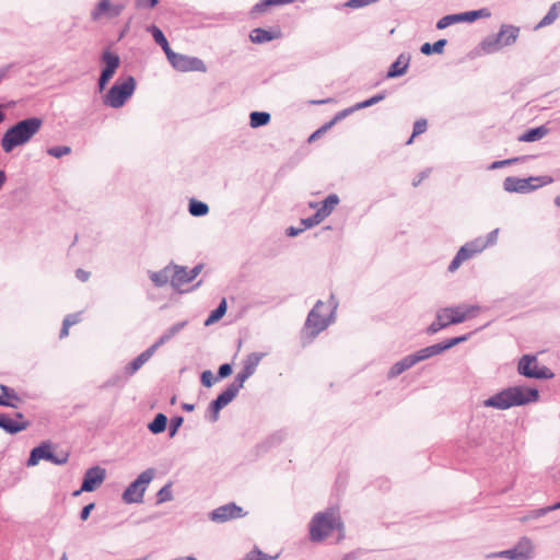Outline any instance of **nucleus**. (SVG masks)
<instances>
[{
    "mask_svg": "<svg viewBox=\"0 0 560 560\" xmlns=\"http://www.w3.org/2000/svg\"><path fill=\"white\" fill-rule=\"evenodd\" d=\"M539 399L537 388L524 386H510L490 396L483 401L485 407L505 410L514 406H524Z\"/></svg>",
    "mask_w": 560,
    "mask_h": 560,
    "instance_id": "obj_1",
    "label": "nucleus"
},
{
    "mask_svg": "<svg viewBox=\"0 0 560 560\" xmlns=\"http://www.w3.org/2000/svg\"><path fill=\"white\" fill-rule=\"evenodd\" d=\"M42 126L43 119L39 117H28L12 125L3 133L0 142L3 152L11 153L15 148L30 142Z\"/></svg>",
    "mask_w": 560,
    "mask_h": 560,
    "instance_id": "obj_2",
    "label": "nucleus"
},
{
    "mask_svg": "<svg viewBox=\"0 0 560 560\" xmlns=\"http://www.w3.org/2000/svg\"><path fill=\"white\" fill-rule=\"evenodd\" d=\"M479 311L478 305L452 306L436 313L435 320L428 327L427 332L434 335L451 324H459L472 317Z\"/></svg>",
    "mask_w": 560,
    "mask_h": 560,
    "instance_id": "obj_3",
    "label": "nucleus"
},
{
    "mask_svg": "<svg viewBox=\"0 0 560 560\" xmlns=\"http://www.w3.org/2000/svg\"><path fill=\"white\" fill-rule=\"evenodd\" d=\"M310 539L313 542L323 541L327 538L335 528L341 530L342 523L334 512H319L316 513L310 522Z\"/></svg>",
    "mask_w": 560,
    "mask_h": 560,
    "instance_id": "obj_4",
    "label": "nucleus"
},
{
    "mask_svg": "<svg viewBox=\"0 0 560 560\" xmlns=\"http://www.w3.org/2000/svg\"><path fill=\"white\" fill-rule=\"evenodd\" d=\"M520 35V27L511 24H502L497 34L486 36L481 43L480 48L485 54H494L502 47L513 45Z\"/></svg>",
    "mask_w": 560,
    "mask_h": 560,
    "instance_id": "obj_5",
    "label": "nucleus"
},
{
    "mask_svg": "<svg viewBox=\"0 0 560 560\" xmlns=\"http://www.w3.org/2000/svg\"><path fill=\"white\" fill-rule=\"evenodd\" d=\"M324 306V302L318 300L307 315L304 325V330L306 331L311 339L315 338L320 331L325 330L334 320V314L335 310L337 308V303H334L328 316H324L322 313Z\"/></svg>",
    "mask_w": 560,
    "mask_h": 560,
    "instance_id": "obj_6",
    "label": "nucleus"
},
{
    "mask_svg": "<svg viewBox=\"0 0 560 560\" xmlns=\"http://www.w3.org/2000/svg\"><path fill=\"white\" fill-rule=\"evenodd\" d=\"M136 80L129 75L122 82H116L103 97V103L112 108L121 107L126 101L133 94Z\"/></svg>",
    "mask_w": 560,
    "mask_h": 560,
    "instance_id": "obj_7",
    "label": "nucleus"
},
{
    "mask_svg": "<svg viewBox=\"0 0 560 560\" xmlns=\"http://www.w3.org/2000/svg\"><path fill=\"white\" fill-rule=\"evenodd\" d=\"M552 182L553 178L547 175L528 178L509 176L503 182V188L508 192L527 194Z\"/></svg>",
    "mask_w": 560,
    "mask_h": 560,
    "instance_id": "obj_8",
    "label": "nucleus"
},
{
    "mask_svg": "<svg viewBox=\"0 0 560 560\" xmlns=\"http://www.w3.org/2000/svg\"><path fill=\"white\" fill-rule=\"evenodd\" d=\"M154 469L148 468L132 481L124 491L121 498L125 503H141L147 486L154 477Z\"/></svg>",
    "mask_w": 560,
    "mask_h": 560,
    "instance_id": "obj_9",
    "label": "nucleus"
},
{
    "mask_svg": "<svg viewBox=\"0 0 560 560\" xmlns=\"http://www.w3.org/2000/svg\"><path fill=\"white\" fill-rule=\"evenodd\" d=\"M517 372L528 378L551 380L555 373L545 365H538L537 358L532 354H524L517 364Z\"/></svg>",
    "mask_w": 560,
    "mask_h": 560,
    "instance_id": "obj_10",
    "label": "nucleus"
},
{
    "mask_svg": "<svg viewBox=\"0 0 560 560\" xmlns=\"http://www.w3.org/2000/svg\"><path fill=\"white\" fill-rule=\"evenodd\" d=\"M40 459H45L54 463L55 465H65L69 459L68 452H60L55 454L51 451V444L49 442H43L40 445L34 447L31 451L27 459V466H35Z\"/></svg>",
    "mask_w": 560,
    "mask_h": 560,
    "instance_id": "obj_11",
    "label": "nucleus"
},
{
    "mask_svg": "<svg viewBox=\"0 0 560 560\" xmlns=\"http://www.w3.org/2000/svg\"><path fill=\"white\" fill-rule=\"evenodd\" d=\"M469 336H470V334H466V335H462L458 337L446 339L442 342L422 348L419 351L412 353V355L417 363L421 362L423 360H427L434 355H438V354H440V353H442L462 342H465L466 340H468Z\"/></svg>",
    "mask_w": 560,
    "mask_h": 560,
    "instance_id": "obj_12",
    "label": "nucleus"
},
{
    "mask_svg": "<svg viewBox=\"0 0 560 560\" xmlns=\"http://www.w3.org/2000/svg\"><path fill=\"white\" fill-rule=\"evenodd\" d=\"M175 332V326L170 327L168 332L163 335L158 341H155L151 347H149L145 351L140 353L137 358H135L125 369V373L127 376L133 375L141 366L150 360V358L154 354V352L161 347L166 340L171 338V336Z\"/></svg>",
    "mask_w": 560,
    "mask_h": 560,
    "instance_id": "obj_13",
    "label": "nucleus"
},
{
    "mask_svg": "<svg viewBox=\"0 0 560 560\" xmlns=\"http://www.w3.org/2000/svg\"><path fill=\"white\" fill-rule=\"evenodd\" d=\"M101 61L104 63V68L101 71L97 86L98 91L103 92L106 88L107 83L110 81V79L114 77L117 68L120 65V59L117 54H114L109 50L103 51L101 56Z\"/></svg>",
    "mask_w": 560,
    "mask_h": 560,
    "instance_id": "obj_14",
    "label": "nucleus"
},
{
    "mask_svg": "<svg viewBox=\"0 0 560 560\" xmlns=\"http://www.w3.org/2000/svg\"><path fill=\"white\" fill-rule=\"evenodd\" d=\"M238 392L229 385L221 394L213 399L207 409L206 418L210 422H217L219 420L220 411L228 406L236 396Z\"/></svg>",
    "mask_w": 560,
    "mask_h": 560,
    "instance_id": "obj_15",
    "label": "nucleus"
},
{
    "mask_svg": "<svg viewBox=\"0 0 560 560\" xmlns=\"http://www.w3.org/2000/svg\"><path fill=\"white\" fill-rule=\"evenodd\" d=\"M265 357L262 352H252L243 361L242 371L235 376L234 382L230 385L240 392L247 378H249L256 371L261 359Z\"/></svg>",
    "mask_w": 560,
    "mask_h": 560,
    "instance_id": "obj_16",
    "label": "nucleus"
},
{
    "mask_svg": "<svg viewBox=\"0 0 560 560\" xmlns=\"http://www.w3.org/2000/svg\"><path fill=\"white\" fill-rule=\"evenodd\" d=\"M494 556L510 560H527L533 557V544L529 538L523 537L513 548L494 553Z\"/></svg>",
    "mask_w": 560,
    "mask_h": 560,
    "instance_id": "obj_17",
    "label": "nucleus"
},
{
    "mask_svg": "<svg viewBox=\"0 0 560 560\" xmlns=\"http://www.w3.org/2000/svg\"><path fill=\"white\" fill-rule=\"evenodd\" d=\"M243 516H245L243 509L233 502L221 505L209 514V518L214 523H225Z\"/></svg>",
    "mask_w": 560,
    "mask_h": 560,
    "instance_id": "obj_18",
    "label": "nucleus"
},
{
    "mask_svg": "<svg viewBox=\"0 0 560 560\" xmlns=\"http://www.w3.org/2000/svg\"><path fill=\"white\" fill-rule=\"evenodd\" d=\"M106 477V470L100 466H94L89 468L84 476L81 489L74 492V495L80 494V492H92L94 491L98 486L103 483Z\"/></svg>",
    "mask_w": 560,
    "mask_h": 560,
    "instance_id": "obj_19",
    "label": "nucleus"
},
{
    "mask_svg": "<svg viewBox=\"0 0 560 560\" xmlns=\"http://www.w3.org/2000/svg\"><path fill=\"white\" fill-rule=\"evenodd\" d=\"M147 32L150 33L154 39V42L161 46L163 51L165 52L167 60L172 65L173 68H175V51L170 46V43L167 38L165 37L164 33L160 27L156 25H150L147 27Z\"/></svg>",
    "mask_w": 560,
    "mask_h": 560,
    "instance_id": "obj_20",
    "label": "nucleus"
},
{
    "mask_svg": "<svg viewBox=\"0 0 560 560\" xmlns=\"http://www.w3.org/2000/svg\"><path fill=\"white\" fill-rule=\"evenodd\" d=\"M177 71L206 72L207 67L200 58L177 54Z\"/></svg>",
    "mask_w": 560,
    "mask_h": 560,
    "instance_id": "obj_21",
    "label": "nucleus"
},
{
    "mask_svg": "<svg viewBox=\"0 0 560 560\" xmlns=\"http://www.w3.org/2000/svg\"><path fill=\"white\" fill-rule=\"evenodd\" d=\"M166 427L171 436H175V417L170 420L164 413H158L154 419L148 424L149 430L153 434H159L165 431Z\"/></svg>",
    "mask_w": 560,
    "mask_h": 560,
    "instance_id": "obj_22",
    "label": "nucleus"
},
{
    "mask_svg": "<svg viewBox=\"0 0 560 560\" xmlns=\"http://www.w3.org/2000/svg\"><path fill=\"white\" fill-rule=\"evenodd\" d=\"M150 279L156 287H163L167 283L175 287V265L171 261L164 269L151 272Z\"/></svg>",
    "mask_w": 560,
    "mask_h": 560,
    "instance_id": "obj_23",
    "label": "nucleus"
},
{
    "mask_svg": "<svg viewBox=\"0 0 560 560\" xmlns=\"http://www.w3.org/2000/svg\"><path fill=\"white\" fill-rule=\"evenodd\" d=\"M410 63V56L400 54L398 58L390 65L386 73L387 79H394L404 75Z\"/></svg>",
    "mask_w": 560,
    "mask_h": 560,
    "instance_id": "obj_24",
    "label": "nucleus"
},
{
    "mask_svg": "<svg viewBox=\"0 0 560 560\" xmlns=\"http://www.w3.org/2000/svg\"><path fill=\"white\" fill-rule=\"evenodd\" d=\"M28 425V421H18L10 418L8 415L0 413V428L3 429L7 433L16 434L27 429Z\"/></svg>",
    "mask_w": 560,
    "mask_h": 560,
    "instance_id": "obj_25",
    "label": "nucleus"
},
{
    "mask_svg": "<svg viewBox=\"0 0 560 560\" xmlns=\"http://www.w3.org/2000/svg\"><path fill=\"white\" fill-rule=\"evenodd\" d=\"M483 250V245L481 244V237H477L470 242H467L463 245L458 250L457 255L464 260H468L475 255L481 253Z\"/></svg>",
    "mask_w": 560,
    "mask_h": 560,
    "instance_id": "obj_26",
    "label": "nucleus"
},
{
    "mask_svg": "<svg viewBox=\"0 0 560 560\" xmlns=\"http://www.w3.org/2000/svg\"><path fill=\"white\" fill-rule=\"evenodd\" d=\"M415 364H417L415 358L412 354L404 357L401 360L397 361L388 371L387 377L389 380L395 378L399 376L401 373L407 371L408 369L412 368Z\"/></svg>",
    "mask_w": 560,
    "mask_h": 560,
    "instance_id": "obj_27",
    "label": "nucleus"
},
{
    "mask_svg": "<svg viewBox=\"0 0 560 560\" xmlns=\"http://www.w3.org/2000/svg\"><path fill=\"white\" fill-rule=\"evenodd\" d=\"M279 36H280V32H272V31H268V30H265L261 27H256V28L252 30V32L249 34V39L254 44H264V43L271 42L272 39H276Z\"/></svg>",
    "mask_w": 560,
    "mask_h": 560,
    "instance_id": "obj_28",
    "label": "nucleus"
},
{
    "mask_svg": "<svg viewBox=\"0 0 560 560\" xmlns=\"http://www.w3.org/2000/svg\"><path fill=\"white\" fill-rule=\"evenodd\" d=\"M202 268H203L202 264L196 265L194 268L190 269V278H186L187 267L177 265V287L179 284L189 283L190 281H192L201 272ZM182 292L183 291H180L177 288V293H182Z\"/></svg>",
    "mask_w": 560,
    "mask_h": 560,
    "instance_id": "obj_29",
    "label": "nucleus"
},
{
    "mask_svg": "<svg viewBox=\"0 0 560 560\" xmlns=\"http://www.w3.org/2000/svg\"><path fill=\"white\" fill-rule=\"evenodd\" d=\"M0 389L2 393L0 395V406L16 408V402L21 400L16 392L5 385H0Z\"/></svg>",
    "mask_w": 560,
    "mask_h": 560,
    "instance_id": "obj_30",
    "label": "nucleus"
},
{
    "mask_svg": "<svg viewBox=\"0 0 560 560\" xmlns=\"http://www.w3.org/2000/svg\"><path fill=\"white\" fill-rule=\"evenodd\" d=\"M548 132H549V129L544 125L539 126V127L530 128L518 137V141H521V142L538 141V140L542 139Z\"/></svg>",
    "mask_w": 560,
    "mask_h": 560,
    "instance_id": "obj_31",
    "label": "nucleus"
},
{
    "mask_svg": "<svg viewBox=\"0 0 560 560\" xmlns=\"http://www.w3.org/2000/svg\"><path fill=\"white\" fill-rule=\"evenodd\" d=\"M339 201V197L336 194H330L322 202V206L317 209V212L325 219L334 211Z\"/></svg>",
    "mask_w": 560,
    "mask_h": 560,
    "instance_id": "obj_32",
    "label": "nucleus"
},
{
    "mask_svg": "<svg viewBox=\"0 0 560 560\" xmlns=\"http://www.w3.org/2000/svg\"><path fill=\"white\" fill-rule=\"evenodd\" d=\"M491 16V12L488 8H481L479 10H472L459 13L462 22H475L478 19H487Z\"/></svg>",
    "mask_w": 560,
    "mask_h": 560,
    "instance_id": "obj_33",
    "label": "nucleus"
},
{
    "mask_svg": "<svg viewBox=\"0 0 560 560\" xmlns=\"http://www.w3.org/2000/svg\"><path fill=\"white\" fill-rule=\"evenodd\" d=\"M228 304L226 300L222 299L219 305L209 314L207 319L205 320V326H210L217 322H219L226 313Z\"/></svg>",
    "mask_w": 560,
    "mask_h": 560,
    "instance_id": "obj_34",
    "label": "nucleus"
},
{
    "mask_svg": "<svg viewBox=\"0 0 560 560\" xmlns=\"http://www.w3.org/2000/svg\"><path fill=\"white\" fill-rule=\"evenodd\" d=\"M271 116L267 112H252L249 115V125L252 128L262 127L269 124Z\"/></svg>",
    "mask_w": 560,
    "mask_h": 560,
    "instance_id": "obj_35",
    "label": "nucleus"
},
{
    "mask_svg": "<svg viewBox=\"0 0 560 560\" xmlns=\"http://www.w3.org/2000/svg\"><path fill=\"white\" fill-rule=\"evenodd\" d=\"M559 8H560V1L553 3L549 8L547 14L537 24L536 28L545 27V26L552 24L559 16Z\"/></svg>",
    "mask_w": 560,
    "mask_h": 560,
    "instance_id": "obj_36",
    "label": "nucleus"
},
{
    "mask_svg": "<svg viewBox=\"0 0 560 560\" xmlns=\"http://www.w3.org/2000/svg\"><path fill=\"white\" fill-rule=\"evenodd\" d=\"M447 44V40L442 38V39H439L436 40L435 43L433 44H430V43H424L421 47H420V51L423 54V55H431V54H442L444 51V47L446 46Z\"/></svg>",
    "mask_w": 560,
    "mask_h": 560,
    "instance_id": "obj_37",
    "label": "nucleus"
},
{
    "mask_svg": "<svg viewBox=\"0 0 560 560\" xmlns=\"http://www.w3.org/2000/svg\"><path fill=\"white\" fill-rule=\"evenodd\" d=\"M188 211L192 217H203L209 212V206L200 200L190 199L188 205Z\"/></svg>",
    "mask_w": 560,
    "mask_h": 560,
    "instance_id": "obj_38",
    "label": "nucleus"
},
{
    "mask_svg": "<svg viewBox=\"0 0 560 560\" xmlns=\"http://www.w3.org/2000/svg\"><path fill=\"white\" fill-rule=\"evenodd\" d=\"M109 0H100V2L91 11V19L93 21H98L103 15H107L109 18Z\"/></svg>",
    "mask_w": 560,
    "mask_h": 560,
    "instance_id": "obj_39",
    "label": "nucleus"
},
{
    "mask_svg": "<svg viewBox=\"0 0 560 560\" xmlns=\"http://www.w3.org/2000/svg\"><path fill=\"white\" fill-rule=\"evenodd\" d=\"M272 5H284V2L282 0H261L253 7L252 13H264Z\"/></svg>",
    "mask_w": 560,
    "mask_h": 560,
    "instance_id": "obj_40",
    "label": "nucleus"
},
{
    "mask_svg": "<svg viewBox=\"0 0 560 560\" xmlns=\"http://www.w3.org/2000/svg\"><path fill=\"white\" fill-rule=\"evenodd\" d=\"M427 128H428L427 119L421 118V119L416 120L413 124L412 135L408 139L407 144L412 143L415 137L424 133L427 131Z\"/></svg>",
    "mask_w": 560,
    "mask_h": 560,
    "instance_id": "obj_41",
    "label": "nucleus"
},
{
    "mask_svg": "<svg viewBox=\"0 0 560 560\" xmlns=\"http://www.w3.org/2000/svg\"><path fill=\"white\" fill-rule=\"evenodd\" d=\"M386 97V92L383 91L381 93H377L376 95L363 101V102H359L355 104V108L359 109H363V108H368L372 105H375L377 103H380L381 101H383L384 98Z\"/></svg>",
    "mask_w": 560,
    "mask_h": 560,
    "instance_id": "obj_42",
    "label": "nucleus"
},
{
    "mask_svg": "<svg viewBox=\"0 0 560 560\" xmlns=\"http://www.w3.org/2000/svg\"><path fill=\"white\" fill-rule=\"evenodd\" d=\"M458 22H462V20L459 19V13H457V14H448V15H445V16L441 18L438 21L436 28L438 30H444V28L448 27L450 25H452L454 23H458Z\"/></svg>",
    "mask_w": 560,
    "mask_h": 560,
    "instance_id": "obj_43",
    "label": "nucleus"
},
{
    "mask_svg": "<svg viewBox=\"0 0 560 560\" xmlns=\"http://www.w3.org/2000/svg\"><path fill=\"white\" fill-rule=\"evenodd\" d=\"M172 500V482L166 483L156 493V502L163 503Z\"/></svg>",
    "mask_w": 560,
    "mask_h": 560,
    "instance_id": "obj_44",
    "label": "nucleus"
},
{
    "mask_svg": "<svg viewBox=\"0 0 560 560\" xmlns=\"http://www.w3.org/2000/svg\"><path fill=\"white\" fill-rule=\"evenodd\" d=\"M323 220L324 218L316 211L313 215L302 219L301 225H303V229H310L319 224Z\"/></svg>",
    "mask_w": 560,
    "mask_h": 560,
    "instance_id": "obj_45",
    "label": "nucleus"
},
{
    "mask_svg": "<svg viewBox=\"0 0 560 560\" xmlns=\"http://www.w3.org/2000/svg\"><path fill=\"white\" fill-rule=\"evenodd\" d=\"M71 152V148L68 145L51 147L47 150V153L54 158H61Z\"/></svg>",
    "mask_w": 560,
    "mask_h": 560,
    "instance_id": "obj_46",
    "label": "nucleus"
},
{
    "mask_svg": "<svg viewBox=\"0 0 560 560\" xmlns=\"http://www.w3.org/2000/svg\"><path fill=\"white\" fill-rule=\"evenodd\" d=\"M20 70V66L16 62L8 63L0 68V82L7 79L12 72Z\"/></svg>",
    "mask_w": 560,
    "mask_h": 560,
    "instance_id": "obj_47",
    "label": "nucleus"
},
{
    "mask_svg": "<svg viewBox=\"0 0 560 560\" xmlns=\"http://www.w3.org/2000/svg\"><path fill=\"white\" fill-rule=\"evenodd\" d=\"M355 110H358V108H355V104L353 106H350L348 108H345L340 112H338L334 118L331 120H329V122L331 124V126H334L335 124H337L338 121H340L341 119L346 118L347 116H349L350 114L354 113Z\"/></svg>",
    "mask_w": 560,
    "mask_h": 560,
    "instance_id": "obj_48",
    "label": "nucleus"
},
{
    "mask_svg": "<svg viewBox=\"0 0 560 560\" xmlns=\"http://www.w3.org/2000/svg\"><path fill=\"white\" fill-rule=\"evenodd\" d=\"M217 381V377L213 376L210 370H205L200 375V382L205 387H211Z\"/></svg>",
    "mask_w": 560,
    "mask_h": 560,
    "instance_id": "obj_49",
    "label": "nucleus"
},
{
    "mask_svg": "<svg viewBox=\"0 0 560 560\" xmlns=\"http://www.w3.org/2000/svg\"><path fill=\"white\" fill-rule=\"evenodd\" d=\"M498 234H499V229H494L488 233L486 238L481 237V244L483 245V249H486L488 246H492L497 243Z\"/></svg>",
    "mask_w": 560,
    "mask_h": 560,
    "instance_id": "obj_50",
    "label": "nucleus"
},
{
    "mask_svg": "<svg viewBox=\"0 0 560 560\" xmlns=\"http://www.w3.org/2000/svg\"><path fill=\"white\" fill-rule=\"evenodd\" d=\"M232 365L230 363H223L219 366L217 380H223L232 374Z\"/></svg>",
    "mask_w": 560,
    "mask_h": 560,
    "instance_id": "obj_51",
    "label": "nucleus"
},
{
    "mask_svg": "<svg viewBox=\"0 0 560 560\" xmlns=\"http://www.w3.org/2000/svg\"><path fill=\"white\" fill-rule=\"evenodd\" d=\"M331 124L328 121L326 124H324L320 128H318L316 131H314L310 138H308V142H313L315 141L317 138H319L322 135H324L325 132H327L330 128H331Z\"/></svg>",
    "mask_w": 560,
    "mask_h": 560,
    "instance_id": "obj_52",
    "label": "nucleus"
},
{
    "mask_svg": "<svg viewBox=\"0 0 560 560\" xmlns=\"http://www.w3.org/2000/svg\"><path fill=\"white\" fill-rule=\"evenodd\" d=\"M373 2H374L373 0H349V1H347L346 7L351 8V9H358V8L366 7Z\"/></svg>",
    "mask_w": 560,
    "mask_h": 560,
    "instance_id": "obj_53",
    "label": "nucleus"
},
{
    "mask_svg": "<svg viewBox=\"0 0 560 560\" xmlns=\"http://www.w3.org/2000/svg\"><path fill=\"white\" fill-rule=\"evenodd\" d=\"M518 160H520L518 158H513V159H508V160H502V161H494L489 166V168L490 170H497V168H500V167H503V166H506V165H511V164L517 162Z\"/></svg>",
    "mask_w": 560,
    "mask_h": 560,
    "instance_id": "obj_54",
    "label": "nucleus"
},
{
    "mask_svg": "<svg viewBox=\"0 0 560 560\" xmlns=\"http://www.w3.org/2000/svg\"><path fill=\"white\" fill-rule=\"evenodd\" d=\"M125 9L124 3H110L109 18H116L121 14Z\"/></svg>",
    "mask_w": 560,
    "mask_h": 560,
    "instance_id": "obj_55",
    "label": "nucleus"
},
{
    "mask_svg": "<svg viewBox=\"0 0 560 560\" xmlns=\"http://www.w3.org/2000/svg\"><path fill=\"white\" fill-rule=\"evenodd\" d=\"M551 512V509H549V505L548 506H545V508H540V509H537V510H533L529 514V517L532 518H538V517H541L548 513Z\"/></svg>",
    "mask_w": 560,
    "mask_h": 560,
    "instance_id": "obj_56",
    "label": "nucleus"
},
{
    "mask_svg": "<svg viewBox=\"0 0 560 560\" xmlns=\"http://www.w3.org/2000/svg\"><path fill=\"white\" fill-rule=\"evenodd\" d=\"M463 262H464V260L456 254L448 265V268H447L448 271L450 272L456 271Z\"/></svg>",
    "mask_w": 560,
    "mask_h": 560,
    "instance_id": "obj_57",
    "label": "nucleus"
},
{
    "mask_svg": "<svg viewBox=\"0 0 560 560\" xmlns=\"http://www.w3.org/2000/svg\"><path fill=\"white\" fill-rule=\"evenodd\" d=\"M95 508L94 503H89L80 512V518L81 521H86L92 512V510Z\"/></svg>",
    "mask_w": 560,
    "mask_h": 560,
    "instance_id": "obj_58",
    "label": "nucleus"
},
{
    "mask_svg": "<svg viewBox=\"0 0 560 560\" xmlns=\"http://www.w3.org/2000/svg\"><path fill=\"white\" fill-rule=\"evenodd\" d=\"M159 0H137L138 8H153L158 4Z\"/></svg>",
    "mask_w": 560,
    "mask_h": 560,
    "instance_id": "obj_59",
    "label": "nucleus"
},
{
    "mask_svg": "<svg viewBox=\"0 0 560 560\" xmlns=\"http://www.w3.org/2000/svg\"><path fill=\"white\" fill-rule=\"evenodd\" d=\"M305 229H303V225L301 228H295V226H289L285 231L287 235L290 236V237H294V236H298L299 234H301Z\"/></svg>",
    "mask_w": 560,
    "mask_h": 560,
    "instance_id": "obj_60",
    "label": "nucleus"
},
{
    "mask_svg": "<svg viewBox=\"0 0 560 560\" xmlns=\"http://www.w3.org/2000/svg\"><path fill=\"white\" fill-rule=\"evenodd\" d=\"M75 277H77L80 281L85 282V281H88V280H89V278H90V272H89V271H86V270H83V269L79 268V269H77V270H75Z\"/></svg>",
    "mask_w": 560,
    "mask_h": 560,
    "instance_id": "obj_61",
    "label": "nucleus"
},
{
    "mask_svg": "<svg viewBox=\"0 0 560 560\" xmlns=\"http://www.w3.org/2000/svg\"><path fill=\"white\" fill-rule=\"evenodd\" d=\"M80 314H69L65 317L63 323H69V327L79 323Z\"/></svg>",
    "mask_w": 560,
    "mask_h": 560,
    "instance_id": "obj_62",
    "label": "nucleus"
},
{
    "mask_svg": "<svg viewBox=\"0 0 560 560\" xmlns=\"http://www.w3.org/2000/svg\"><path fill=\"white\" fill-rule=\"evenodd\" d=\"M284 438V433L282 431L276 432L269 438L270 444L280 443Z\"/></svg>",
    "mask_w": 560,
    "mask_h": 560,
    "instance_id": "obj_63",
    "label": "nucleus"
},
{
    "mask_svg": "<svg viewBox=\"0 0 560 560\" xmlns=\"http://www.w3.org/2000/svg\"><path fill=\"white\" fill-rule=\"evenodd\" d=\"M428 176H429V170L421 172V173L417 176V178H415V179L412 180V186H413V187H417V186H418V185H420V183H421L424 178H427Z\"/></svg>",
    "mask_w": 560,
    "mask_h": 560,
    "instance_id": "obj_64",
    "label": "nucleus"
}]
</instances>
